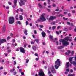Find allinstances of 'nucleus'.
I'll list each match as a JSON object with an SVG mask.
<instances>
[{
	"mask_svg": "<svg viewBox=\"0 0 76 76\" xmlns=\"http://www.w3.org/2000/svg\"><path fill=\"white\" fill-rule=\"evenodd\" d=\"M2 31L3 32H5L6 31V26L5 25H4L2 28Z\"/></svg>",
	"mask_w": 76,
	"mask_h": 76,
	"instance_id": "obj_12",
	"label": "nucleus"
},
{
	"mask_svg": "<svg viewBox=\"0 0 76 76\" xmlns=\"http://www.w3.org/2000/svg\"><path fill=\"white\" fill-rule=\"evenodd\" d=\"M65 54H66V55L67 56H69V53L67 52L65 53Z\"/></svg>",
	"mask_w": 76,
	"mask_h": 76,
	"instance_id": "obj_41",
	"label": "nucleus"
},
{
	"mask_svg": "<svg viewBox=\"0 0 76 76\" xmlns=\"http://www.w3.org/2000/svg\"><path fill=\"white\" fill-rule=\"evenodd\" d=\"M60 16H61V17H63V15L62 14H60Z\"/></svg>",
	"mask_w": 76,
	"mask_h": 76,
	"instance_id": "obj_58",
	"label": "nucleus"
},
{
	"mask_svg": "<svg viewBox=\"0 0 76 76\" xmlns=\"http://www.w3.org/2000/svg\"><path fill=\"white\" fill-rule=\"evenodd\" d=\"M48 33V34H50L51 33V31H49L48 30H47L46 31Z\"/></svg>",
	"mask_w": 76,
	"mask_h": 76,
	"instance_id": "obj_26",
	"label": "nucleus"
},
{
	"mask_svg": "<svg viewBox=\"0 0 76 76\" xmlns=\"http://www.w3.org/2000/svg\"><path fill=\"white\" fill-rule=\"evenodd\" d=\"M50 38L52 40V41H53V37L51 35H50L49 36Z\"/></svg>",
	"mask_w": 76,
	"mask_h": 76,
	"instance_id": "obj_16",
	"label": "nucleus"
},
{
	"mask_svg": "<svg viewBox=\"0 0 76 76\" xmlns=\"http://www.w3.org/2000/svg\"><path fill=\"white\" fill-rule=\"evenodd\" d=\"M56 26H53L52 27V30H53V31H54V29H56Z\"/></svg>",
	"mask_w": 76,
	"mask_h": 76,
	"instance_id": "obj_24",
	"label": "nucleus"
},
{
	"mask_svg": "<svg viewBox=\"0 0 76 76\" xmlns=\"http://www.w3.org/2000/svg\"><path fill=\"white\" fill-rule=\"evenodd\" d=\"M20 12H23V10L22 9H21L20 10Z\"/></svg>",
	"mask_w": 76,
	"mask_h": 76,
	"instance_id": "obj_56",
	"label": "nucleus"
},
{
	"mask_svg": "<svg viewBox=\"0 0 76 76\" xmlns=\"http://www.w3.org/2000/svg\"><path fill=\"white\" fill-rule=\"evenodd\" d=\"M74 57L73 58H75V60L76 61V56H75V57Z\"/></svg>",
	"mask_w": 76,
	"mask_h": 76,
	"instance_id": "obj_42",
	"label": "nucleus"
},
{
	"mask_svg": "<svg viewBox=\"0 0 76 76\" xmlns=\"http://www.w3.org/2000/svg\"><path fill=\"white\" fill-rule=\"evenodd\" d=\"M27 20H28V21L31 20V18H27Z\"/></svg>",
	"mask_w": 76,
	"mask_h": 76,
	"instance_id": "obj_47",
	"label": "nucleus"
},
{
	"mask_svg": "<svg viewBox=\"0 0 76 76\" xmlns=\"http://www.w3.org/2000/svg\"><path fill=\"white\" fill-rule=\"evenodd\" d=\"M16 23L19 24V25H21L22 23H21V22L20 21H18Z\"/></svg>",
	"mask_w": 76,
	"mask_h": 76,
	"instance_id": "obj_25",
	"label": "nucleus"
},
{
	"mask_svg": "<svg viewBox=\"0 0 76 76\" xmlns=\"http://www.w3.org/2000/svg\"><path fill=\"white\" fill-rule=\"evenodd\" d=\"M66 71H67L68 72H69L70 71V69H66Z\"/></svg>",
	"mask_w": 76,
	"mask_h": 76,
	"instance_id": "obj_50",
	"label": "nucleus"
},
{
	"mask_svg": "<svg viewBox=\"0 0 76 76\" xmlns=\"http://www.w3.org/2000/svg\"><path fill=\"white\" fill-rule=\"evenodd\" d=\"M55 11H56V12H58V11H59V9H56L55 10Z\"/></svg>",
	"mask_w": 76,
	"mask_h": 76,
	"instance_id": "obj_51",
	"label": "nucleus"
},
{
	"mask_svg": "<svg viewBox=\"0 0 76 76\" xmlns=\"http://www.w3.org/2000/svg\"><path fill=\"white\" fill-rule=\"evenodd\" d=\"M55 67L56 69H58L59 66H60L61 62L59 59H57V60L55 62Z\"/></svg>",
	"mask_w": 76,
	"mask_h": 76,
	"instance_id": "obj_2",
	"label": "nucleus"
},
{
	"mask_svg": "<svg viewBox=\"0 0 76 76\" xmlns=\"http://www.w3.org/2000/svg\"><path fill=\"white\" fill-rule=\"evenodd\" d=\"M45 13H43L42 15H41L40 17V18L38 19L37 22H43L44 21H46V19L45 18Z\"/></svg>",
	"mask_w": 76,
	"mask_h": 76,
	"instance_id": "obj_1",
	"label": "nucleus"
},
{
	"mask_svg": "<svg viewBox=\"0 0 76 76\" xmlns=\"http://www.w3.org/2000/svg\"><path fill=\"white\" fill-rule=\"evenodd\" d=\"M56 16L57 17H58V18H60V14L57 15Z\"/></svg>",
	"mask_w": 76,
	"mask_h": 76,
	"instance_id": "obj_44",
	"label": "nucleus"
},
{
	"mask_svg": "<svg viewBox=\"0 0 76 76\" xmlns=\"http://www.w3.org/2000/svg\"><path fill=\"white\" fill-rule=\"evenodd\" d=\"M66 23L67 24V25H70V23L69 22H66Z\"/></svg>",
	"mask_w": 76,
	"mask_h": 76,
	"instance_id": "obj_34",
	"label": "nucleus"
},
{
	"mask_svg": "<svg viewBox=\"0 0 76 76\" xmlns=\"http://www.w3.org/2000/svg\"><path fill=\"white\" fill-rule=\"evenodd\" d=\"M34 33L35 34H37V31H36V30H34Z\"/></svg>",
	"mask_w": 76,
	"mask_h": 76,
	"instance_id": "obj_53",
	"label": "nucleus"
},
{
	"mask_svg": "<svg viewBox=\"0 0 76 76\" xmlns=\"http://www.w3.org/2000/svg\"><path fill=\"white\" fill-rule=\"evenodd\" d=\"M56 16H51L49 19V21H50V20H53L54 19H56Z\"/></svg>",
	"mask_w": 76,
	"mask_h": 76,
	"instance_id": "obj_6",
	"label": "nucleus"
},
{
	"mask_svg": "<svg viewBox=\"0 0 76 76\" xmlns=\"http://www.w3.org/2000/svg\"><path fill=\"white\" fill-rule=\"evenodd\" d=\"M39 27H40V28H44V26L42 25H40Z\"/></svg>",
	"mask_w": 76,
	"mask_h": 76,
	"instance_id": "obj_32",
	"label": "nucleus"
},
{
	"mask_svg": "<svg viewBox=\"0 0 76 76\" xmlns=\"http://www.w3.org/2000/svg\"><path fill=\"white\" fill-rule=\"evenodd\" d=\"M75 76V74H69L68 75V76Z\"/></svg>",
	"mask_w": 76,
	"mask_h": 76,
	"instance_id": "obj_20",
	"label": "nucleus"
},
{
	"mask_svg": "<svg viewBox=\"0 0 76 76\" xmlns=\"http://www.w3.org/2000/svg\"><path fill=\"white\" fill-rule=\"evenodd\" d=\"M73 54H74V51H72L71 52V55H73Z\"/></svg>",
	"mask_w": 76,
	"mask_h": 76,
	"instance_id": "obj_46",
	"label": "nucleus"
},
{
	"mask_svg": "<svg viewBox=\"0 0 76 76\" xmlns=\"http://www.w3.org/2000/svg\"><path fill=\"white\" fill-rule=\"evenodd\" d=\"M62 42L63 45L67 46V45H69V42L68 41H66L64 40H62Z\"/></svg>",
	"mask_w": 76,
	"mask_h": 76,
	"instance_id": "obj_5",
	"label": "nucleus"
},
{
	"mask_svg": "<svg viewBox=\"0 0 76 76\" xmlns=\"http://www.w3.org/2000/svg\"><path fill=\"white\" fill-rule=\"evenodd\" d=\"M29 59H27L26 60V63H28V62H29Z\"/></svg>",
	"mask_w": 76,
	"mask_h": 76,
	"instance_id": "obj_31",
	"label": "nucleus"
},
{
	"mask_svg": "<svg viewBox=\"0 0 76 76\" xmlns=\"http://www.w3.org/2000/svg\"><path fill=\"white\" fill-rule=\"evenodd\" d=\"M50 70L52 73H56V70L54 68V67L53 66H52L50 68Z\"/></svg>",
	"mask_w": 76,
	"mask_h": 76,
	"instance_id": "obj_7",
	"label": "nucleus"
},
{
	"mask_svg": "<svg viewBox=\"0 0 76 76\" xmlns=\"http://www.w3.org/2000/svg\"><path fill=\"white\" fill-rule=\"evenodd\" d=\"M14 65H16V61H14Z\"/></svg>",
	"mask_w": 76,
	"mask_h": 76,
	"instance_id": "obj_45",
	"label": "nucleus"
},
{
	"mask_svg": "<svg viewBox=\"0 0 76 76\" xmlns=\"http://www.w3.org/2000/svg\"><path fill=\"white\" fill-rule=\"evenodd\" d=\"M19 5L20 6H22V5H25V3L23 1V0H21L20 2L19 3Z\"/></svg>",
	"mask_w": 76,
	"mask_h": 76,
	"instance_id": "obj_10",
	"label": "nucleus"
},
{
	"mask_svg": "<svg viewBox=\"0 0 76 76\" xmlns=\"http://www.w3.org/2000/svg\"><path fill=\"white\" fill-rule=\"evenodd\" d=\"M18 15L17 14L15 16V18H16V20H18Z\"/></svg>",
	"mask_w": 76,
	"mask_h": 76,
	"instance_id": "obj_27",
	"label": "nucleus"
},
{
	"mask_svg": "<svg viewBox=\"0 0 76 76\" xmlns=\"http://www.w3.org/2000/svg\"><path fill=\"white\" fill-rule=\"evenodd\" d=\"M63 29L64 31H65V32H67V31H68V29L67 28H64Z\"/></svg>",
	"mask_w": 76,
	"mask_h": 76,
	"instance_id": "obj_22",
	"label": "nucleus"
},
{
	"mask_svg": "<svg viewBox=\"0 0 76 76\" xmlns=\"http://www.w3.org/2000/svg\"><path fill=\"white\" fill-rule=\"evenodd\" d=\"M69 62H68L67 63H66V68L67 69H68V68L69 66Z\"/></svg>",
	"mask_w": 76,
	"mask_h": 76,
	"instance_id": "obj_17",
	"label": "nucleus"
},
{
	"mask_svg": "<svg viewBox=\"0 0 76 76\" xmlns=\"http://www.w3.org/2000/svg\"><path fill=\"white\" fill-rule=\"evenodd\" d=\"M63 19H64V20H67V19H68V18H65V17H64L63 18Z\"/></svg>",
	"mask_w": 76,
	"mask_h": 76,
	"instance_id": "obj_30",
	"label": "nucleus"
},
{
	"mask_svg": "<svg viewBox=\"0 0 76 76\" xmlns=\"http://www.w3.org/2000/svg\"><path fill=\"white\" fill-rule=\"evenodd\" d=\"M52 6L53 7H56V5L54 3L53 4H52Z\"/></svg>",
	"mask_w": 76,
	"mask_h": 76,
	"instance_id": "obj_43",
	"label": "nucleus"
},
{
	"mask_svg": "<svg viewBox=\"0 0 76 76\" xmlns=\"http://www.w3.org/2000/svg\"><path fill=\"white\" fill-rule=\"evenodd\" d=\"M47 10H48V12H50L51 11V10L49 9L48 8H47Z\"/></svg>",
	"mask_w": 76,
	"mask_h": 76,
	"instance_id": "obj_40",
	"label": "nucleus"
},
{
	"mask_svg": "<svg viewBox=\"0 0 76 76\" xmlns=\"http://www.w3.org/2000/svg\"><path fill=\"white\" fill-rule=\"evenodd\" d=\"M64 48V47L63 46H59L58 47V50H61V49H62V48Z\"/></svg>",
	"mask_w": 76,
	"mask_h": 76,
	"instance_id": "obj_19",
	"label": "nucleus"
},
{
	"mask_svg": "<svg viewBox=\"0 0 76 76\" xmlns=\"http://www.w3.org/2000/svg\"><path fill=\"white\" fill-rule=\"evenodd\" d=\"M74 32H76V28H75L74 30Z\"/></svg>",
	"mask_w": 76,
	"mask_h": 76,
	"instance_id": "obj_62",
	"label": "nucleus"
},
{
	"mask_svg": "<svg viewBox=\"0 0 76 76\" xmlns=\"http://www.w3.org/2000/svg\"><path fill=\"white\" fill-rule=\"evenodd\" d=\"M8 4H9V5H12V3L10 2H9Z\"/></svg>",
	"mask_w": 76,
	"mask_h": 76,
	"instance_id": "obj_61",
	"label": "nucleus"
},
{
	"mask_svg": "<svg viewBox=\"0 0 76 76\" xmlns=\"http://www.w3.org/2000/svg\"><path fill=\"white\" fill-rule=\"evenodd\" d=\"M21 75L23 76V75H24V73L23 72H21Z\"/></svg>",
	"mask_w": 76,
	"mask_h": 76,
	"instance_id": "obj_55",
	"label": "nucleus"
},
{
	"mask_svg": "<svg viewBox=\"0 0 76 76\" xmlns=\"http://www.w3.org/2000/svg\"><path fill=\"white\" fill-rule=\"evenodd\" d=\"M68 16H69V17H70V16H72V14H71V13H69L68 14Z\"/></svg>",
	"mask_w": 76,
	"mask_h": 76,
	"instance_id": "obj_29",
	"label": "nucleus"
},
{
	"mask_svg": "<svg viewBox=\"0 0 76 76\" xmlns=\"http://www.w3.org/2000/svg\"><path fill=\"white\" fill-rule=\"evenodd\" d=\"M67 53H68L69 54H70V53H71V51L69 50H67Z\"/></svg>",
	"mask_w": 76,
	"mask_h": 76,
	"instance_id": "obj_38",
	"label": "nucleus"
},
{
	"mask_svg": "<svg viewBox=\"0 0 76 76\" xmlns=\"http://www.w3.org/2000/svg\"><path fill=\"white\" fill-rule=\"evenodd\" d=\"M73 69L75 71H76V68L75 67H74L73 68Z\"/></svg>",
	"mask_w": 76,
	"mask_h": 76,
	"instance_id": "obj_57",
	"label": "nucleus"
},
{
	"mask_svg": "<svg viewBox=\"0 0 76 76\" xmlns=\"http://www.w3.org/2000/svg\"><path fill=\"white\" fill-rule=\"evenodd\" d=\"M3 66H1L0 68V70H3Z\"/></svg>",
	"mask_w": 76,
	"mask_h": 76,
	"instance_id": "obj_54",
	"label": "nucleus"
},
{
	"mask_svg": "<svg viewBox=\"0 0 76 76\" xmlns=\"http://www.w3.org/2000/svg\"><path fill=\"white\" fill-rule=\"evenodd\" d=\"M70 72L71 73H73V70L72 69L70 70Z\"/></svg>",
	"mask_w": 76,
	"mask_h": 76,
	"instance_id": "obj_49",
	"label": "nucleus"
},
{
	"mask_svg": "<svg viewBox=\"0 0 76 76\" xmlns=\"http://www.w3.org/2000/svg\"><path fill=\"white\" fill-rule=\"evenodd\" d=\"M19 71L20 72H22V69H20L19 70Z\"/></svg>",
	"mask_w": 76,
	"mask_h": 76,
	"instance_id": "obj_63",
	"label": "nucleus"
},
{
	"mask_svg": "<svg viewBox=\"0 0 76 76\" xmlns=\"http://www.w3.org/2000/svg\"><path fill=\"white\" fill-rule=\"evenodd\" d=\"M56 33L58 35H59V32H58V31H56Z\"/></svg>",
	"mask_w": 76,
	"mask_h": 76,
	"instance_id": "obj_48",
	"label": "nucleus"
},
{
	"mask_svg": "<svg viewBox=\"0 0 76 76\" xmlns=\"http://www.w3.org/2000/svg\"><path fill=\"white\" fill-rule=\"evenodd\" d=\"M32 48H33V50H34V51H36L37 48H36V47L35 46H33Z\"/></svg>",
	"mask_w": 76,
	"mask_h": 76,
	"instance_id": "obj_18",
	"label": "nucleus"
},
{
	"mask_svg": "<svg viewBox=\"0 0 76 76\" xmlns=\"http://www.w3.org/2000/svg\"><path fill=\"white\" fill-rule=\"evenodd\" d=\"M41 34L43 37H45V36H46V34L45 33V32L44 31L42 32Z\"/></svg>",
	"mask_w": 76,
	"mask_h": 76,
	"instance_id": "obj_13",
	"label": "nucleus"
},
{
	"mask_svg": "<svg viewBox=\"0 0 76 76\" xmlns=\"http://www.w3.org/2000/svg\"><path fill=\"white\" fill-rule=\"evenodd\" d=\"M11 38V37H10L8 36L7 38V40H9V39H10Z\"/></svg>",
	"mask_w": 76,
	"mask_h": 76,
	"instance_id": "obj_33",
	"label": "nucleus"
},
{
	"mask_svg": "<svg viewBox=\"0 0 76 76\" xmlns=\"http://www.w3.org/2000/svg\"><path fill=\"white\" fill-rule=\"evenodd\" d=\"M35 56H37V57H38V54L37 53H35Z\"/></svg>",
	"mask_w": 76,
	"mask_h": 76,
	"instance_id": "obj_60",
	"label": "nucleus"
},
{
	"mask_svg": "<svg viewBox=\"0 0 76 76\" xmlns=\"http://www.w3.org/2000/svg\"><path fill=\"white\" fill-rule=\"evenodd\" d=\"M30 43H31V44H35V43L34 42H33V41L31 42Z\"/></svg>",
	"mask_w": 76,
	"mask_h": 76,
	"instance_id": "obj_39",
	"label": "nucleus"
},
{
	"mask_svg": "<svg viewBox=\"0 0 76 76\" xmlns=\"http://www.w3.org/2000/svg\"><path fill=\"white\" fill-rule=\"evenodd\" d=\"M70 38L71 39H69V41H70V42L72 41V37H70Z\"/></svg>",
	"mask_w": 76,
	"mask_h": 76,
	"instance_id": "obj_37",
	"label": "nucleus"
},
{
	"mask_svg": "<svg viewBox=\"0 0 76 76\" xmlns=\"http://www.w3.org/2000/svg\"><path fill=\"white\" fill-rule=\"evenodd\" d=\"M71 26H74V25H73V23H71Z\"/></svg>",
	"mask_w": 76,
	"mask_h": 76,
	"instance_id": "obj_64",
	"label": "nucleus"
},
{
	"mask_svg": "<svg viewBox=\"0 0 76 76\" xmlns=\"http://www.w3.org/2000/svg\"><path fill=\"white\" fill-rule=\"evenodd\" d=\"M37 43H39V40L38 39H37L36 40Z\"/></svg>",
	"mask_w": 76,
	"mask_h": 76,
	"instance_id": "obj_35",
	"label": "nucleus"
},
{
	"mask_svg": "<svg viewBox=\"0 0 76 76\" xmlns=\"http://www.w3.org/2000/svg\"><path fill=\"white\" fill-rule=\"evenodd\" d=\"M3 42H6V40L4 39H1L0 40V45L3 43Z\"/></svg>",
	"mask_w": 76,
	"mask_h": 76,
	"instance_id": "obj_9",
	"label": "nucleus"
},
{
	"mask_svg": "<svg viewBox=\"0 0 76 76\" xmlns=\"http://www.w3.org/2000/svg\"><path fill=\"white\" fill-rule=\"evenodd\" d=\"M57 23V21H54L53 22L51 23V25H55V23Z\"/></svg>",
	"mask_w": 76,
	"mask_h": 76,
	"instance_id": "obj_14",
	"label": "nucleus"
},
{
	"mask_svg": "<svg viewBox=\"0 0 76 76\" xmlns=\"http://www.w3.org/2000/svg\"><path fill=\"white\" fill-rule=\"evenodd\" d=\"M29 24V23H28V22L27 21H26V25H28V24Z\"/></svg>",
	"mask_w": 76,
	"mask_h": 76,
	"instance_id": "obj_36",
	"label": "nucleus"
},
{
	"mask_svg": "<svg viewBox=\"0 0 76 76\" xmlns=\"http://www.w3.org/2000/svg\"><path fill=\"white\" fill-rule=\"evenodd\" d=\"M38 6L39 7H40V8H42V6L41 4L39 3L38 4Z\"/></svg>",
	"mask_w": 76,
	"mask_h": 76,
	"instance_id": "obj_23",
	"label": "nucleus"
},
{
	"mask_svg": "<svg viewBox=\"0 0 76 76\" xmlns=\"http://www.w3.org/2000/svg\"><path fill=\"white\" fill-rule=\"evenodd\" d=\"M65 40L68 41H69V37H67L65 38Z\"/></svg>",
	"mask_w": 76,
	"mask_h": 76,
	"instance_id": "obj_28",
	"label": "nucleus"
},
{
	"mask_svg": "<svg viewBox=\"0 0 76 76\" xmlns=\"http://www.w3.org/2000/svg\"><path fill=\"white\" fill-rule=\"evenodd\" d=\"M9 22L10 24H13L15 22V18H14V17H9Z\"/></svg>",
	"mask_w": 76,
	"mask_h": 76,
	"instance_id": "obj_3",
	"label": "nucleus"
},
{
	"mask_svg": "<svg viewBox=\"0 0 76 76\" xmlns=\"http://www.w3.org/2000/svg\"><path fill=\"white\" fill-rule=\"evenodd\" d=\"M19 18H20V20H22L23 19V17L22 16V15H19Z\"/></svg>",
	"mask_w": 76,
	"mask_h": 76,
	"instance_id": "obj_15",
	"label": "nucleus"
},
{
	"mask_svg": "<svg viewBox=\"0 0 76 76\" xmlns=\"http://www.w3.org/2000/svg\"><path fill=\"white\" fill-rule=\"evenodd\" d=\"M14 5H13L12 7L14 9L16 8V4L17 3V0H14V1L13 2Z\"/></svg>",
	"mask_w": 76,
	"mask_h": 76,
	"instance_id": "obj_8",
	"label": "nucleus"
},
{
	"mask_svg": "<svg viewBox=\"0 0 76 76\" xmlns=\"http://www.w3.org/2000/svg\"><path fill=\"white\" fill-rule=\"evenodd\" d=\"M24 32L26 35H28V31L25 30V31Z\"/></svg>",
	"mask_w": 76,
	"mask_h": 76,
	"instance_id": "obj_21",
	"label": "nucleus"
},
{
	"mask_svg": "<svg viewBox=\"0 0 76 76\" xmlns=\"http://www.w3.org/2000/svg\"><path fill=\"white\" fill-rule=\"evenodd\" d=\"M20 49L21 53H25V49L24 48H20Z\"/></svg>",
	"mask_w": 76,
	"mask_h": 76,
	"instance_id": "obj_11",
	"label": "nucleus"
},
{
	"mask_svg": "<svg viewBox=\"0 0 76 76\" xmlns=\"http://www.w3.org/2000/svg\"><path fill=\"white\" fill-rule=\"evenodd\" d=\"M72 13H76V11L75 10H73L72 11Z\"/></svg>",
	"mask_w": 76,
	"mask_h": 76,
	"instance_id": "obj_52",
	"label": "nucleus"
},
{
	"mask_svg": "<svg viewBox=\"0 0 76 76\" xmlns=\"http://www.w3.org/2000/svg\"><path fill=\"white\" fill-rule=\"evenodd\" d=\"M60 27H61V26H58L57 27V29H59V28H60Z\"/></svg>",
	"mask_w": 76,
	"mask_h": 76,
	"instance_id": "obj_59",
	"label": "nucleus"
},
{
	"mask_svg": "<svg viewBox=\"0 0 76 76\" xmlns=\"http://www.w3.org/2000/svg\"><path fill=\"white\" fill-rule=\"evenodd\" d=\"M74 57H70L69 58V61L71 64H72L73 66H76V62L74 61H72Z\"/></svg>",
	"mask_w": 76,
	"mask_h": 76,
	"instance_id": "obj_4",
	"label": "nucleus"
}]
</instances>
